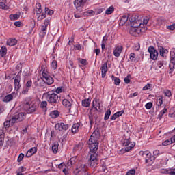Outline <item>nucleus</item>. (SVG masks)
<instances>
[{
    "mask_svg": "<svg viewBox=\"0 0 175 175\" xmlns=\"http://www.w3.org/2000/svg\"><path fill=\"white\" fill-rule=\"evenodd\" d=\"M167 29H169L170 31H174V29H175V23H173L171 25L167 26Z\"/></svg>",
    "mask_w": 175,
    "mask_h": 175,
    "instance_id": "obj_56",
    "label": "nucleus"
},
{
    "mask_svg": "<svg viewBox=\"0 0 175 175\" xmlns=\"http://www.w3.org/2000/svg\"><path fill=\"white\" fill-rule=\"evenodd\" d=\"M58 146H59L58 142H55L52 145V151L54 154H57V152H58Z\"/></svg>",
    "mask_w": 175,
    "mask_h": 175,
    "instance_id": "obj_32",
    "label": "nucleus"
},
{
    "mask_svg": "<svg viewBox=\"0 0 175 175\" xmlns=\"http://www.w3.org/2000/svg\"><path fill=\"white\" fill-rule=\"evenodd\" d=\"M80 128V123L74 124L71 129V132L72 133H77L79 132V129Z\"/></svg>",
    "mask_w": 175,
    "mask_h": 175,
    "instance_id": "obj_26",
    "label": "nucleus"
},
{
    "mask_svg": "<svg viewBox=\"0 0 175 175\" xmlns=\"http://www.w3.org/2000/svg\"><path fill=\"white\" fill-rule=\"evenodd\" d=\"M55 129L57 131H60L62 132V131H67V129H69V124H65L64 123H57L55 125Z\"/></svg>",
    "mask_w": 175,
    "mask_h": 175,
    "instance_id": "obj_12",
    "label": "nucleus"
},
{
    "mask_svg": "<svg viewBox=\"0 0 175 175\" xmlns=\"http://www.w3.org/2000/svg\"><path fill=\"white\" fill-rule=\"evenodd\" d=\"M25 110H26L28 114H31V113L35 112L36 107H35L33 103L30 104L29 102H26L25 103Z\"/></svg>",
    "mask_w": 175,
    "mask_h": 175,
    "instance_id": "obj_9",
    "label": "nucleus"
},
{
    "mask_svg": "<svg viewBox=\"0 0 175 175\" xmlns=\"http://www.w3.org/2000/svg\"><path fill=\"white\" fill-rule=\"evenodd\" d=\"M151 86H152L151 84L148 83L147 85H146L143 88V90H144V91H147V90H150V89H151Z\"/></svg>",
    "mask_w": 175,
    "mask_h": 175,
    "instance_id": "obj_61",
    "label": "nucleus"
},
{
    "mask_svg": "<svg viewBox=\"0 0 175 175\" xmlns=\"http://www.w3.org/2000/svg\"><path fill=\"white\" fill-rule=\"evenodd\" d=\"M99 110H100V103H99V100L95 99L92 103V107L90 109V113L92 114L95 111L99 113Z\"/></svg>",
    "mask_w": 175,
    "mask_h": 175,
    "instance_id": "obj_8",
    "label": "nucleus"
},
{
    "mask_svg": "<svg viewBox=\"0 0 175 175\" xmlns=\"http://www.w3.org/2000/svg\"><path fill=\"white\" fill-rule=\"evenodd\" d=\"M74 175H90L88 172L85 169V165L81 164L77 167L74 172Z\"/></svg>",
    "mask_w": 175,
    "mask_h": 175,
    "instance_id": "obj_4",
    "label": "nucleus"
},
{
    "mask_svg": "<svg viewBox=\"0 0 175 175\" xmlns=\"http://www.w3.org/2000/svg\"><path fill=\"white\" fill-rule=\"evenodd\" d=\"M139 155L145 158L146 163H151V162H154L155 161V157L151 155V152L149 151H140Z\"/></svg>",
    "mask_w": 175,
    "mask_h": 175,
    "instance_id": "obj_2",
    "label": "nucleus"
},
{
    "mask_svg": "<svg viewBox=\"0 0 175 175\" xmlns=\"http://www.w3.org/2000/svg\"><path fill=\"white\" fill-rule=\"evenodd\" d=\"M166 113H167V108L164 107V109L161 110L159 113L158 118H159L160 120H162V117L163 116L164 114H166Z\"/></svg>",
    "mask_w": 175,
    "mask_h": 175,
    "instance_id": "obj_35",
    "label": "nucleus"
},
{
    "mask_svg": "<svg viewBox=\"0 0 175 175\" xmlns=\"http://www.w3.org/2000/svg\"><path fill=\"white\" fill-rule=\"evenodd\" d=\"M42 81L45 83V84H47L48 85H51L54 83V79L50 76L47 72H42Z\"/></svg>",
    "mask_w": 175,
    "mask_h": 175,
    "instance_id": "obj_6",
    "label": "nucleus"
},
{
    "mask_svg": "<svg viewBox=\"0 0 175 175\" xmlns=\"http://www.w3.org/2000/svg\"><path fill=\"white\" fill-rule=\"evenodd\" d=\"M159 155V150H156L153 152V157H154V159Z\"/></svg>",
    "mask_w": 175,
    "mask_h": 175,
    "instance_id": "obj_63",
    "label": "nucleus"
},
{
    "mask_svg": "<svg viewBox=\"0 0 175 175\" xmlns=\"http://www.w3.org/2000/svg\"><path fill=\"white\" fill-rule=\"evenodd\" d=\"M7 44L10 46H16L17 44V40L16 38H9L7 40Z\"/></svg>",
    "mask_w": 175,
    "mask_h": 175,
    "instance_id": "obj_24",
    "label": "nucleus"
},
{
    "mask_svg": "<svg viewBox=\"0 0 175 175\" xmlns=\"http://www.w3.org/2000/svg\"><path fill=\"white\" fill-rule=\"evenodd\" d=\"M23 159H24V154L23 153H21L18 157L17 161L18 162H21L23 161Z\"/></svg>",
    "mask_w": 175,
    "mask_h": 175,
    "instance_id": "obj_60",
    "label": "nucleus"
},
{
    "mask_svg": "<svg viewBox=\"0 0 175 175\" xmlns=\"http://www.w3.org/2000/svg\"><path fill=\"white\" fill-rule=\"evenodd\" d=\"M142 33L141 27H135V26H131L129 30V33L133 36H137L139 33Z\"/></svg>",
    "mask_w": 175,
    "mask_h": 175,
    "instance_id": "obj_11",
    "label": "nucleus"
},
{
    "mask_svg": "<svg viewBox=\"0 0 175 175\" xmlns=\"http://www.w3.org/2000/svg\"><path fill=\"white\" fill-rule=\"evenodd\" d=\"M157 100V105L158 109H159L161 107V106H162V105H163V96H158Z\"/></svg>",
    "mask_w": 175,
    "mask_h": 175,
    "instance_id": "obj_25",
    "label": "nucleus"
},
{
    "mask_svg": "<svg viewBox=\"0 0 175 175\" xmlns=\"http://www.w3.org/2000/svg\"><path fill=\"white\" fill-rule=\"evenodd\" d=\"M122 52V46H118L114 49L113 55H115V57H116V58H118V57L121 55Z\"/></svg>",
    "mask_w": 175,
    "mask_h": 175,
    "instance_id": "obj_20",
    "label": "nucleus"
},
{
    "mask_svg": "<svg viewBox=\"0 0 175 175\" xmlns=\"http://www.w3.org/2000/svg\"><path fill=\"white\" fill-rule=\"evenodd\" d=\"M90 105H91V100L85 99L82 100V106L83 107H90Z\"/></svg>",
    "mask_w": 175,
    "mask_h": 175,
    "instance_id": "obj_34",
    "label": "nucleus"
},
{
    "mask_svg": "<svg viewBox=\"0 0 175 175\" xmlns=\"http://www.w3.org/2000/svg\"><path fill=\"white\" fill-rule=\"evenodd\" d=\"M76 161H77L76 157L70 158V160L67 163V166H72V165H75L76 163Z\"/></svg>",
    "mask_w": 175,
    "mask_h": 175,
    "instance_id": "obj_36",
    "label": "nucleus"
},
{
    "mask_svg": "<svg viewBox=\"0 0 175 175\" xmlns=\"http://www.w3.org/2000/svg\"><path fill=\"white\" fill-rule=\"evenodd\" d=\"M170 70H173L175 68V53L172 51L170 53Z\"/></svg>",
    "mask_w": 175,
    "mask_h": 175,
    "instance_id": "obj_14",
    "label": "nucleus"
},
{
    "mask_svg": "<svg viewBox=\"0 0 175 175\" xmlns=\"http://www.w3.org/2000/svg\"><path fill=\"white\" fill-rule=\"evenodd\" d=\"M99 146V144H89V148H90V155L91 154H96V151H98V147Z\"/></svg>",
    "mask_w": 175,
    "mask_h": 175,
    "instance_id": "obj_16",
    "label": "nucleus"
},
{
    "mask_svg": "<svg viewBox=\"0 0 175 175\" xmlns=\"http://www.w3.org/2000/svg\"><path fill=\"white\" fill-rule=\"evenodd\" d=\"M173 143V139H166L162 143V146H169V144H172Z\"/></svg>",
    "mask_w": 175,
    "mask_h": 175,
    "instance_id": "obj_44",
    "label": "nucleus"
},
{
    "mask_svg": "<svg viewBox=\"0 0 175 175\" xmlns=\"http://www.w3.org/2000/svg\"><path fill=\"white\" fill-rule=\"evenodd\" d=\"M148 51L150 54V59L152 61H157L158 59V55H159V53L157 49H155V47L152 46H150L148 49Z\"/></svg>",
    "mask_w": 175,
    "mask_h": 175,
    "instance_id": "obj_5",
    "label": "nucleus"
},
{
    "mask_svg": "<svg viewBox=\"0 0 175 175\" xmlns=\"http://www.w3.org/2000/svg\"><path fill=\"white\" fill-rule=\"evenodd\" d=\"M38 81H36L33 84L35 85V87H42V83H43V81L39 82V79H37Z\"/></svg>",
    "mask_w": 175,
    "mask_h": 175,
    "instance_id": "obj_55",
    "label": "nucleus"
},
{
    "mask_svg": "<svg viewBox=\"0 0 175 175\" xmlns=\"http://www.w3.org/2000/svg\"><path fill=\"white\" fill-rule=\"evenodd\" d=\"M5 140V133L3 132V130L0 129V147H2L3 146Z\"/></svg>",
    "mask_w": 175,
    "mask_h": 175,
    "instance_id": "obj_27",
    "label": "nucleus"
},
{
    "mask_svg": "<svg viewBox=\"0 0 175 175\" xmlns=\"http://www.w3.org/2000/svg\"><path fill=\"white\" fill-rule=\"evenodd\" d=\"M163 65H165L164 61L160 60L157 62V66H158V68H161L163 66Z\"/></svg>",
    "mask_w": 175,
    "mask_h": 175,
    "instance_id": "obj_53",
    "label": "nucleus"
},
{
    "mask_svg": "<svg viewBox=\"0 0 175 175\" xmlns=\"http://www.w3.org/2000/svg\"><path fill=\"white\" fill-rule=\"evenodd\" d=\"M50 24V19L47 18L44 20V25L42 26L41 30L40 31L39 36L41 39H43L44 36H46V33H47V27Z\"/></svg>",
    "mask_w": 175,
    "mask_h": 175,
    "instance_id": "obj_7",
    "label": "nucleus"
},
{
    "mask_svg": "<svg viewBox=\"0 0 175 175\" xmlns=\"http://www.w3.org/2000/svg\"><path fill=\"white\" fill-rule=\"evenodd\" d=\"M32 155H33V154H36V152H38V148L36 147H33L31 149H29L28 150Z\"/></svg>",
    "mask_w": 175,
    "mask_h": 175,
    "instance_id": "obj_47",
    "label": "nucleus"
},
{
    "mask_svg": "<svg viewBox=\"0 0 175 175\" xmlns=\"http://www.w3.org/2000/svg\"><path fill=\"white\" fill-rule=\"evenodd\" d=\"M57 65H58V64L57 63V60H53L51 64V68H53V69H54V70H55V69H57Z\"/></svg>",
    "mask_w": 175,
    "mask_h": 175,
    "instance_id": "obj_46",
    "label": "nucleus"
},
{
    "mask_svg": "<svg viewBox=\"0 0 175 175\" xmlns=\"http://www.w3.org/2000/svg\"><path fill=\"white\" fill-rule=\"evenodd\" d=\"M46 100L53 106L59 103V96L53 91H49L43 94Z\"/></svg>",
    "mask_w": 175,
    "mask_h": 175,
    "instance_id": "obj_1",
    "label": "nucleus"
},
{
    "mask_svg": "<svg viewBox=\"0 0 175 175\" xmlns=\"http://www.w3.org/2000/svg\"><path fill=\"white\" fill-rule=\"evenodd\" d=\"M100 69L102 77L105 78L106 77V73H107V62L104 63Z\"/></svg>",
    "mask_w": 175,
    "mask_h": 175,
    "instance_id": "obj_21",
    "label": "nucleus"
},
{
    "mask_svg": "<svg viewBox=\"0 0 175 175\" xmlns=\"http://www.w3.org/2000/svg\"><path fill=\"white\" fill-rule=\"evenodd\" d=\"M163 94H164V95H165L168 98H170V96H172V92L169 90H164Z\"/></svg>",
    "mask_w": 175,
    "mask_h": 175,
    "instance_id": "obj_48",
    "label": "nucleus"
},
{
    "mask_svg": "<svg viewBox=\"0 0 175 175\" xmlns=\"http://www.w3.org/2000/svg\"><path fill=\"white\" fill-rule=\"evenodd\" d=\"M123 145L125 146V151H131L135 147V142L129 141V139H124Z\"/></svg>",
    "mask_w": 175,
    "mask_h": 175,
    "instance_id": "obj_10",
    "label": "nucleus"
},
{
    "mask_svg": "<svg viewBox=\"0 0 175 175\" xmlns=\"http://www.w3.org/2000/svg\"><path fill=\"white\" fill-rule=\"evenodd\" d=\"M98 144V141L96 140V138H95V137H94V135H91L90 138L88 141V144Z\"/></svg>",
    "mask_w": 175,
    "mask_h": 175,
    "instance_id": "obj_33",
    "label": "nucleus"
},
{
    "mask_svg": "<svg viewBox=\"0 0 175 175\" xmlns=\"http://www.w3.org/2000/svg\"><path fill=\"white\" fill-rule=\"evenodd\" d=\"M128 20H129V15L128 14L123 15L120 18L119 25L122 27V25H125Z\"/></svg>",
    "mask_w": 175,
    "mask_h": 175,
    "instance_id": "obj_18",
    "label": "nucleus"
},
{
    "mask_svg": "<svg viewBox=\"0 0 175 175\" xmlns=\"http://www.w3.org/2000/svg\"><path fill=\"white\" fill-rule=\"evenodd\" d=\"M20 81H21V76H20V74L18 73L14 77V88L16 91H18V90L21 88V84H20Z\"/></svg>",
    "mask_w": 175,
    "mask_h": 175,
    "instance_id": "obj_13",
    "label": "nucleus"
},
{
    "mask_svg": "<svg viewBox=\"0 0 175 175\" xmlns=\"http://www.w3.org/2000/svg\"><path fill=\"white\" fill-rule=\"evenodd\" d=\"M98 154H90V159L88 160V166L95 169L98 166Z\"/></svg>",
    "mask_w": 175,
    "mask_h": 175,
    "instance_id": "obj_3",
    "label": "nucleus"
},
{
    "mask_svg": "<svg viewBox=\"0 0 175 175\" xmlns=\"http://www.w3.org/2000/svg\"><path fill=\"white\" fill-rule=\"evenodd\" d=\"M18 18H20V15L17 14L10 15V19L12 20V21H14V20H18Z\"/></svg>",
    "mask_w": 175,
    "mask_h": 175,
    "instance_id": "obj_41",
    "label": "nucleus"
},
{
    "mask_svg": "<svg viewBox=\"0 0 175 175\" xmlns=\"http://www.w3.org/2000/svg\"><path fill=\"white\" fill-rule=\"evenodd\" d=\"M158 50L159 51V55H161V57H166V54H168L169 53V51L163 48V46H159Z\"/></svg>",
    "mask_w": 175,
    "mask_h": 175,
    "instance_id": "obj_19",
    "label": "nucleus"
},
{
    "mask_svg": "<svg viewBox=\"0 0 175 175\" xmlns=\"http://www.w3.org/2000/svg\"><path fill=\"white\" fill-rule=\"evenodd\" d=\"M44 12L46 14H48V16H53V14H54V11L53 10H50L47 7H45Z\"/></svg>",
    "mask_w": 175,
    "mask_h": 175,
    "instance_id": "obj_39",
    "label": "nucleus"
},
{
    "mask_svg": "<svg viewBox=\"0 0 175 175\" xmlns=\"http://www.w3.org/2000/svg\"><path fill=\"white\" fill-rule=\"evenodd\" d=\"M8 54V49L6 46H3L0 49V55L1 57H5Z\"/></svg>",
    "mask_w": 175,
    "mask_h": 175,
    "instance_id": "obj_28",
    "label": "nucleus"
},
{
    "mask_svg": "<svg viewBox=\"0 0 175 175\" xmlns=\"http://www.w3.org/2000/svg\"><path fill=\"white\" fill-rule=\"evenodd\" d=\"M136 173V170H135L134 169L133 170H130L129 171H128L126 172V175H135Z\"/></svg>",
    "mask_w": 175,
    "mask_h": 175,
    "instance_id": "obj_59",
    "label": "nucleus"
},
{
    "mask_svg": "<svg viewBox=\"0 0 175 175\" xmlns=\"http://www.w3.org/2000/svg\"><path fill=\"white\" fill-rule=\"evenodd\" d=\"M87 1L84 0H75L74 1V5L77 10H79V8H81L85 5Z\"/></svg>",
    "mask_w": 175,
    "mask_h": 175,
    "instance_id": "obj_17",
    "label": "nucleus"
},
{
    "mask_svg": "<svg viewBox=\"0 0 175 175\" xmlns=\"http://www.w3.org/2000/svg\"><path fill=\"white\" fill-rule=\"evenodd\" d=\"M83 147H84V144H83V142H79L78 144L75 145L74 150H76L77 151L79 150H83Z\"/></svg>",
    "mask_w": 175,
    "mask_h": 175,
    "instance_id": "obj_38",
    "label": "nucleus"
},
{
    "mask_svg": "<svg viewBox=\"0 0 175 175\" xmlns=\"http://www.w3.org/2000/svg\"><path fill=\"white\" fill-rule=\"evenodd\" d=\"M162 174H170V169H163L161 170Z\"/></svg>",
    "mask_w": 175,
    "mask_h": 175,
    "instance_id": "obj_50",
    "label": "nucleus"
},
{
    "mask_svg": "<svg viewBox=\"0 0 175 175\" xmlns=\"http://www.w3.org/2000/svg\"><path fill=\"white\" fill-rule=\"evenodd\" d=\"M15 116L16 117L17 122H21V121H24V120H25V113L23 112L15 115Z\"/></svg>",
    "mask_w": 175,
    "mask_h": 175,
    "instance_id": "obj_23",
    "label": "nucleus"
},
{
    "mask_svg": "<svg viewBox=\"0 0 175 175\" xmlns=\"http://www.w3.org/2000/svg\"><path fill=\"white\" fill-rule=\"evenodd\" d=\"M56 94H61V92H64V87H59L55 90Z\"/></svg>",
    "mask_w": 175,
    "mask_h": 175,
    "instance_id": "obj_57",
    "label": "nucleus"
},
{
    "mask_svg": "<svg viewBox=\"0 0 175 175\" xmlns=\"http://www.w3.org/2000/svg\"><path fill=\"white\" fill-rule=\"evenodd\" d=\"M129 21L131 26L135 27V28H140V26L142 25V21L139 20L137 21L133 18V16L132 18H129Z\"/></svg>",
    "mask_w": 175,
    "mask_h": 175,
    "instance_id": "obj_15",
    "label": "nucleus"
},
{
    "mask_svg": "<svg viewBox=\"0 0 175 175\" xmlns=\"http://www.w3.org/2000/svg\"><path fill=\"white\" fill-rule=\"evenodd\" d=\"M72 102H73V100L64 99L62 101V105H64L65 107H67L68 109H69V110H70V107H72Z\"/></svg>",
    "mask_w": 175,
    "mask_h": 175,
    "instance_id": "obj_22",
    "label": "nucleus"
},
{
    "mask_svg": "<svg viewBox=\"0 0 175 175\" xmlns=\"http://www.w3.org/2000/svg\"><path fill=\"white\" fill-rule=\"evenodd\" d=\"M112 80L114 81L115 85H120V83H121V80L118 77H116L114 75L111 76Z\"/></svg>",
    "mask_w": 175,
    "mask_h": 175,
    "instance_id": "obj_37",
    "label": "nucleus"
},
{
    "mask_svg": "<svg viewBox=\"0 0 175 175\" xmlns=\"http://www.w3.org/2000/svg\"><path fill=\"white\" fill-rule=\"evenodd\" d=\"M46 12H42L40 16L38 17V21H42L44 18H46Z\"/></svg>",
    "mask_w": 175,
    "mask_h": 175,
    "instance_id": "obj_49",
    "label": "nucleus"
},
{
    "mask_svg": "<svg viewBox=\"0 0 175 175\" xmlns=\"http://www.w3.org/2000/svg\"><path fill=\"white\" fill-rule=\"evenodd\" d=\"M111 115V111L110 109H108L105 113V116H104V120L105 121H107V120H109V118H110V116Z\"/></svg>",
    "mask_w": 175,
    "mask_h": 175,
    "instance_id": "obj_40",
    "label": "nucleus"
},
{
    "mask_svg": "<svg viewBox=\"0 0 175 175\" xmlns=\"http://www.w3.org/2000/svg\"><path fill=\"white\" fill-rule=\"evenodd\" d=\"M95 12L92 10H89L85 12H83V16L85 17H91V16H94Z\"/></svg>",
    "mask_w": 175,
    "mask_h": 175,
    "instance_id": "obj_29",
    "label": "nucleus"
},
{
    "mask_svg": "<svg viewBox=\"0 0 175 175\" xmlns=\"http://www.w3.org/2000/svg\"><path fill=\"white\" fill-rule=\"evenodd\" d=\"M0 9H8V7H6V4L3 2H0Z\"/></svg>",
    "mask_w": 175,
    "mask_h": 175,
    "instance_id": "obj_62",
    "label": "nucleus"
},
{
    "mask_svg": "<svg viewBox=\"0 0 175 175\" xmlns=\"http://www.w3.org/2000/svg\"><path fill=\"white\" fill-rule=\"evenodd\" d=\"M146 109H147V110H150V109H151L152 107V103L149 102L148 103L146 104L145 105Z\"/></svg>",
    "mask_w": 175,
    "mask_h": 175,
    "instance_id": "obj_58",
    "label": "nucleus"
},
{
    "mask_svg": "<svg viewBox=\"0 0 175 175\" xmlns=\"http://www.w3.org/2000/svg\"><path fill=\"white\" fill-rule=\"evenodd\" d=\"M12 124H16V122H17V118L16 116H14L11 120H10Z\"/></svg>",
    "mask_w": 175,
    "mask_h": 175,
    "instance_id": "obj_64",
    "label": "nucleus"
},
{
    "mask_svg": "<svg viewBox=\"0 0 175 175\" xmlns=\"http://www.w3.org/2000/svg\"><path fill=\"white\" fill-rule=\"evenodd\" d=\"M47 102L48 101H42L40 103L41 109H47Z\"/></svg>",
    "mask_w": 175,
    "mask_h": 175,
    "instance_id": "obj_52",
    "label": "nucleus"
},
{
    "mask_svg": "<svg viewBox=\"0 0 175 175\" xmlns=\"http://www.w3.org/2000/svg\"><path fill=\"white\" fill-rule=\"evenodd\" d=\"M49 116L51 118H57L59 117V111L57 110L53 111L50 113Z\"/></svg>",
    "mask_w": 175,
    "mask_h": 175,
    "instance_id": "obj_31",
    "label": "nucleus"
},
{
    "mask_svg": "<svg viewBox=\"0 0 175 175\" xmlns=\"http://www.w3.org/2000/svg\"><path fill=\"white\" fill-rule=\"evenodd\" d=\"M131 75H128L125 78H124V83H126V84H129L130 83H131Z\"/></svg>",
    "mask_w": 175,
    "mask_h": 175,
    "instance_id": "obj_45",
    "label": "nucleus"
},
{
    "mask_svg": "<svg viewBox=\"0 0 175 175\" xmlns=\"http://www.w3.org/2000/svg\"><path fill=\"white\" fill-rule=\"evenodd\" d=\"M12 100H13V96L12 94H8L3 99V102H5V103H8V102H10Z\"/></svg>",
    "mask_w": 175,
    "mask_h": 175,
    "instance_id": "obj_30",
    "label": "nucleus"
},
{
    "mask_svg": "<svg viewBox=\"0 0 175 175\" xmlns=\"http://www.w3.org/2000/svg\"><path fill=\"white\" fill-rule=\"evenodd\" d=\"M79 62L81 64V65H84V66H85V65H88V62H87V59H79Z\"/></svg>",
    "mask_w": 175,
    "mask_h": 175,
    "instance_id": "obj_51",
    "label": "nucleus"
},
{
    "mask_svg": "<svg viewBox=\"0 0 175 175\" xmlns=\"http://www.w3.org/2000/svg\"><path fill=\"white\" fill-rule=\"evenodd\" d=\"M114 12V7L113 6H110L109 8H107L105 11V14H111Z\"/></svg>",
    "mask_w": 175,
    "mask_h": 175,
    "instance_id": "obj_43",
    "label": "nucleus"
},
{
    "mask_svg": "<svg viewBox=\"0 0 175 175\" xmlns=\"http://www.w3.org/2000/svg\"><path fill=\"white\" fill-rule=\"evenodd\" d=\"M36 8L38 10L37 14H40V13H42V4H40V3H37L36 4Z\"/></svg>",
    "mask_w": 175,
    "mask_h": 175,
    "instance_id": "obj_42",
    "label": "nucleus"
},
{
    "mask_svg": "<svg viewBox=\"0 0 175 175\" xmlns=\"http://www.w3.org/2000/svg\"><path fill=\"white\" fill-rule=\"evenodd\" d=\"M130 61H136V54L132 53L130 54Z\"/></svg>",
    "mask_w": 175,
    "mask_h": 175,
    "instance_id": "obj_54",
    "label": "nucleus"
}]
</instances>
